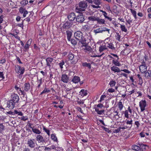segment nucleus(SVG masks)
<instances>
[{"label": "nucleus", "mask_w": 151, "mask_h": 151, "mask_svg": "<svg viewBox=\"0 0 151 151\" xmlns=\"http://www.w3.org/2000/svg\"><path fill=\"white\" fill-rule=\"evenodd\" d=\"M82 65L83 66L88 67L90 69L91 68V65L90 63H87L86 62L82 63Z\"/></svg>", "instance_id": "obj_40"}, {"label": "nucleus", "mask_w": 151, "mask_h": 151, "mask_svg": "<svg viewBox=\"0 0 151 151\" xmlns=\"http://www.w3.org/2000/svg\"><path fill=\"white\" fill-rule=\"evenodd\" d=\"M19 119L21 120L25 121L26 120H27L28 119V117L27 116H22L21 117V118H20Z\"/></svg>", "instance_id": "obj_47"}, {"label": "nucleus", "mask_w": 151, "mask_h": 151, "mask_svg": "<svg viewBox=\"0 0 151 151\" xmlns=\"http://www.w3.org/2000/svg\"><path fill=\"white\" fill-rule=\"evenodd\" d=\"M147 66L146 65H141L139 67L140 71L142 73H147Z\"/></svg>", "instance_id": "obj_11"}, {"label": "nucleus", "mask_w": 151, "mask_h": 151, "mask_svg": "<svg viewBox=\"0 0 151 151\" xmlns=\"http://www.w3.org/2000/svg\"><path fill=\"white\" fill-rule=\"evenodd\" d=\"M94 32L95 34L99 33H102L101 28H99L94 30Z\"/></svg>", "instance_id": "obj_34"}, {"label": "nucleus", "mask_w": 151, "mask_h": 151, "mask_svg": "<svg viewBox=\"0 0 151 151\" xmlns=\"http://www.w3.org/2000/svg\"><path fill=\"white\" fill-rule=\"evenodd\" d=\"M53 58L51 57H48L46 59V66L49 67L50 69L52 65V62Z\"/></svg>", "instance_id": "obj_8"}, {"label": "nucleus", "mask_w": 151, "mask_h": 151, "mask_svg": "<svg viewBox=\"0 0 151 151\" xmlns=\"http://www.w3.org/2000/svg\"><path fill=\"white\" fill-rule=\"evenodd\" d=\"M97 17L91 16L88 17V19L90 21H96Z\"/></svg>", "instance_id": "obj_32"}, {"label": "nucleus", "mask_w": 151, "mask_h": 151, "mask_svg": "<svg viewBox=\"0 0 151 151\" xmlns=\"http://www.w3.org/2000/svg\"><path fill=\"white\" fill-rule=\"evenodd\" d=\"M50 92V90L48 88H47L45 87L44 88V90L40 94V95H42L43 93H49Z\"/></svg>", "instance_id": "obj_35"}, {"label": "nucleus", "mask_w": 151, "mask_h": 151, "mask_svg": "<svg viewBox=\"0 0 151 151\" xmlns=\"http://www.w3.org/2000/svg\"><path fill=\"white\" fill-rule=\"evenodd\" d=\"M76 16L74 13L70 14L68 16V18L70 21H73L76 19Z\"/></svg>", "instance_id": "obj_13"}, {"label": "nucleus", "mask_w": 151, "mask_h": 151, "mask_svg": "<svg viewBox=\"0 0 151 151\" xmlns=\"http://www.w3.org/2000/svg\"><path fill=\"white\" fill-rule=\"evenodd\" d=\"M43 130L47 133L48 136L50 135V131L49 129H47L44 126H43Z\"/></svg>", "instance_id": "obj_44"}, {"label": "nucleus", "mask_w": 151, "mask_h": 151, "mask_svg": "<svg viewBox=\"0 0 151 151\" xmlns=\"http://www.w3.org/2000/svg\"><path fill=\"white\" fill-rule=\"evenodd\" d=\"M132 149L133 150L137 151H141L139 146L137 145H134L132 147Z\"/></svg>", "instance_id": "obj_26"}, {"label": "nucleus", "mask_w": 151, "mask_h": 151, "mask_svg": "<svg viewBox=\"0 0 151 151\" xmlns=\"http://www.w3.org/2000/svg\"><path fill=\"white\" fill-rule=\"evenodd\" d=\"M126 124H129L131 125V127H130V128H131L132 125V123L133 122L132 119L131 118H129L128 119H126Z\"/></svg>", "instance_id": "obj_31"}, {"label": "nucleus", "mask_w": 151, "mask_h": 151, "mask_svg": "<svg viewBox=\"0 0 151 151\" xmlns=\"http://www.w3.org/2000/svg\"><path fill=\"white\" fill-rule=\"evenodd\" d=\"M83 29L85 30H88L89 29V27L87 25H85L83 27Z\"/></svg>", "instance_id": "obj_55"}, {"label": "nucleus", "mask_w": 151, "mask_h": 151, "mask_svg": "<svg viewBox=\"0 0 151 151\" xmlns=\"http://www.w3.org/2000/svg\"><path fill=\"white\" fill-rule=\"evenodd\" d=\"M119 60V59H118V58H117V59L116 60H113L112 61V63L115 66H120L121 65L120 63L118 61Z\"/></svg>", "instance_id": "obj_23"}, {"label": "nucleus", "mask_w": 151, "mask_h": 151, "mask_svg": "<svg viewBox=\"0 0 151 151\" xmlns=\"http://www.w3.org/2000/svg\"><path fill=\"white\" fill-rule=\"evenodd\" d=\"M114 113L113 114H113V116L114 117H116V116H118V112L117 111H114L113 112Z\"/></svg>", "instance_id": "obj_57"}, {"label": "nucleus", "mask_w": 151, "mask_h": 151, "mask_svg": "<svg viewBox=\"0 0 151 151\" xmlns=\"http://www.w3.org/2000/svg\"><path fill=\"white\" fill-rule=\"evenodd\" d=\"M91 6L93 8L98 9L100 8L101 6H99V5H92Z\"/></svg>", "instance_id": "obj_58"}, {"label": "nucleus", "mask_w": 151, "mask_h": 151, "mask_svg": "<svg viewBox=\"0 0 151 151\" xmlns=\"http://www.w3.org/2000/svg\"><path fill=\"white\" fill-rule=\"evenodd\" d=\"M120 28L121 29V30L122 31L124 32H127V29L126 28L125 25H122L120 24Z\"/></svg>", "instance_id": "obj_33"}, {"label": "nucleus", "mask_w": 151, "mask_h": 151, "mask_svg": "<svg viewBox=\"0 0 151 151\" xmlns=\"http://www.w3.org/2000/svg\"><path fill=\"white\" fill-rule=\"evenodd\" d=\"M114 8L113 10V12L117 14L119 12L117 10V6L116 5H114Z\"/></svg>", "instance_id": "obj_48"}, {"label": "nucleus", "mask_w": 151, "mask_h": 151, "mask_svg": "<svg viewBox=\"0 0 151 151\" xmlns=\"http://www.w3.org/2000/svg\"><path fill=\"white\" fill-rule=\"evenodd\" d=\"M15 113L16 114H17L19 116H22L23 115L22 112L21 111H17L16 110H15Z\"/></svg>", "instance_id": "obj_49"}, {"label": "nucleus", "mask_w": 151, "mask_h": 151, "mask_svg": "<svg viewBox=\"0 0 151 151\" xmlns=\"http://www.w3.org/2000/svg\"><path fill=\"white\" fill-rule=\"evenodd\" d=\"M106 97V96L105 95H102L101 96L100 98V101L101 102L102 101L104 100V98Z\"/></svg>", "instance_id": "obj_60"}, {"label": "nucleus", "mask_w": 151, "mask_h": 151, "mask_svg": "<svg viewBox=\"0 0 151 151\" xmlns=\"http://www.w3.org/2000/svg\"><path fill=\"white\" fill-rule=\"evenodd\" d=\"M25 10V9H24L22 7H21L19 9V11L20 12L21 14L23 13L24 12Z\"/></svg>", "instance_id": "obj_59"}, {"label": "nucleus", "mask_w": 151, "mask_h": 151, "mask_svg": "<svg viewBox=\"0 0 151 151\" xmlns=\"http://www.w3.org/2000/svg\"><path fill=\"white\" fill-rule=\"evenodd\" d=\"M15 70L17 73H20V74H22L24 72V69L23 68H21V67L19 65H17L15 66Z\"/></svg>", "instance_id": "obj_12"}, {"label": "nucleus", "mask_w": 151, "mask_h": 151, "mask_svg": "<svg viewBox=\"0 0 151 151\" xmlns=\"http://www.w3.org/2000/svg\"><path fill=\"white\" fill-rule=\"evenodd\" d=\"M35 140L34 139H30L27 141V144L30 147L34 148L35 146Z\"/></svg>", "instance_id": "obj_7"}, {"label": "nucleus", "mask_w": 151, "mask_h": 151, "mask_svg": "<svg viewBox=\"0 0 151 151\" xmlns=\"http://www.w3.org/2000/svg\"><path fill=\"white\" fill-rule=\"evenodd\" d=\"M102 128L104 129L105 131L108 132V133H109L110 132V131L108 128H107L105 127H102Z\"/></svg>", "instance_id": "obj_61"}, {"label": "nucleus", "mask_w": 151, "mask_h": 151, "mask_svg": "<svg viewBox=\"0 0 151 151\" xmlns=\"http://www.w3.org/2000/svg\"><path fill=\"white\" fill-rule=\"evenodd\" d=\"M60 80L64 83H67L69 81V78L67 75L63 74L62 75Z\"/></svg>", "instance_id": "obj_10"}, {"label": "nucleus", "mask_w": 151, "mask_h": 151, "mask_svg": "<svg viewBox=\"0 0 151 151\" xmlns=\"http://www.w3.org/2000/svg\"><path fill=\"white\" fill-rule=\"evenodd\" d=\"M116 83V81L112 80L110 82L109 84L110 85L111 87H113L115 85Z\"/></svg>", "instance_id": "obj_42"}, {"label": "nucleus", "mask_w": 151, "mask_h": 151, "mask_svg": "<svg viewBox=\"0 0 151 151\" xmlns=\"http://www.w3.org/2000/svg\"><path fill=\"white\" fill-rule=\"evenodd\" d=\"M107 91L109 92L113 93L114 92L115 90L112 88H111L108 89Z\"/></svg>", "instance_id": "obj_64"}, {"label": "nucleus", "mask_w": 151, "mask_h": 151, "mask_svg": "<svg viewBox=\"0 0 151 151\" xmlns=\"http://www.w3.org/2000/svg\"><path fill=\"white\" fill-rule=\"evenodd\" d=\"M116 34L117 35L115 36L116 39L119 41L120 42V41H121V40L120 39L121 35L119 34V33H116Z\"/></svg>", "instance_id": "obj_43"}, {"label": "nucleus", "mask_w": 151, "mask_h": 151, "mask_svg": "<svg viewBox=\"0 0 151 151\" xmlns=\"http://www.w3.org/2000/svg\"><path fill=\"white\" fill-rule=\"evenodd\" d=\"M138 145L139 146L141 151H143L144 150H145L147 146L146 145H144L142 143H138Z\"/></svg>", "instance_id": "obj_24"}, {"label": "nucleus", "mask_w": 151, "mask_h": 151, "mask_svg": "<svg viewBox=\"0 0 151 151\" xmlns=\"http://www.w3.org/2000/svg\"><path fill=\"white\" fill-rule=\"evenodd\" d=\"M38 85L37 87V88L39 89L42 83V79L41 78L40 79H38L37 81Z\"/></svg>", "instance_id": "obj_39"}, {"label": "nucleus", "mask_w": 151, "mask_h": 151, "mask_svg": "<svg viewBox=\"0 0 151 151\" xmlns=\"http://www.w3.org/2000/svg\"><path fill=\"white\" fill-rule=\"evenodd\" d=\"M120 131V128L119 127L117 129L114 130L113 131V132L114 133H119V131Z\"/></svg>", "instance_id": "obj_56"}, {"label": "nucleus", "mask_w": 151, "mask_h": 151, "mask_svg": "<svg viewBox=\"0 0 151 151\" xmlns=\"http://www.w3.org/2000/svg\"><path fill=\"white\" fill-rule=\"evenodd\" d=\"M101 28V30L102 31V33L104 32H105L106 31H107L109 33V31L110 30V29H109L106 27H104Z\"/></svg>", "instance_id": "obj_46"}, {"label": "nucleus", "mask_w": 151, "mask_h": 151, "mask_svg": "<svg viewBox=\"0 0 151 151\" xmlns=\"http://www.w3.org/2000/svg\"><path fill=\"white\" fill-rule=\"evenodd\" d=\"M32 129V132L35 133L37 134H40L41 133V131L37 129L34 128L32 127H31Z\"/></svg>", "instance_id": "obj_28"}, {"label": "nucleus", "mask_w": 151, "mask_h": 151, "mask_svg": "<svg viewBox=\"0 0 151 151\" xmlns=\"http://www.w3.org/2000/svg\"><path fill=\"white\" fill-rule=\"evenodd\" d=\"M124 116L125 117L129 118V116L128 114V110H126L124 111Z\"/></svg>", "instance_id": "obj_51"}, {"label": "nucleus", "mask_w": 151, "mask_h": 151, "mask_svg": "<svg viewBox=\"0 0 151 151\" xmlns=\"http://www.w3.org/2000/svg\"><path fill=\"white\" fill-rule=\"evenodd\" d=\"M139 106L140 108L141 111H144L145 109V107L146 106V103L145 100H142L139 103Z\"/></svg>", "instance_id": "obj_6"}, {"label": "nucleus", "mask_w": 151, "mask_h": 151, "mask_svg": "<svg viewBox=\"0 0 151 151\" xmlns=\"http://www.w3.org/2000/svg\"><path fill=\"white\" fill-rule=\"evenodd\" d=\"M65 62L64 60H62L59 63V65L60 68L62 69L63 68V65L64 64Z\"/></svg>", "instance_id": "obj_45"}, {"label": "nucleus", "mask_w": 151, "mask_h": 151, "mask_svg": "<svg viewBox=\"0 0 151 151\" xmlns=\"http://www.w3.org/2000/svg\"><path fill=\"white\" fill-rule=\"evenodd\" d=\"M145 76L146 77H151V70H148L145 73Z\"/></svg>", "instance_id": "obj_37"}, {"label": "nucleus", "mask_w": 151, "mask_h": 151, "mask_svg": "<svg viewBox=\"0 0 151 151\" xmlns=\"http://www.w3.org/2000/svg\"><path fill=\"white\" fill-rule=\"evenodd\" d=\"M103 107V105L101 104L97 105V107L95 108V111L97 114L101 115L104 112V110L101 109Z\"/></svg>", "instance_id": "obj_4"}, {"label": "nucleus", "mask_w": 151, "mask_h": 151, "mask_svg": "<svg viewBox=\"0 0 151 151\" xmlns=\"http://www.w3.org/2000/svg\"><path fill=\"white\" fill-rule=\"evenodd\" d=\"M30 84L29 83H25L24 85V87L23 88L24 89L23 90L24 92H27L30 89Z\"/></svg>", "instance_id": "obj_14"}, {"label": "nucleus", "mask_w": 151, "mask_h": 151, "mask_svg": "<svg viewBox=\"0 0 151 151\" xmlns=\"http://www.w3.org/2000/svg\"><path fill=\"white\" fill-rule=\"evenodd\" d=\"M79 7L83 8H86L87 6V3L84 1H81L79 4Z\"/></svg>", "instance_id": "obj_16"}, {"label": "nucleus", "mask_w": 151, "mask_h": 151, "mask_svg": "<svg viewBox=\"0 0 151 151\" xmlns=\"http://www.w3.org/2000/svg\"><path fill=\"white\" fill-rule=\"evenodd\" d=\"M71 43L73 45H76L77 44V42L76 40L74 39H72L70 40Z\"/></svg>", "instance_id": "obj_52"}, {"label": "nucleus", "mask_w": 151, "mask_h": 151, "mask_svg": "<svg viewBox=\"0 0 151 151\" xmlns=\"http://www.w3.org/2000/svg\"><path fill=\"white\" fill-rule=\"evenodd\" d=\"M118 106L120 111L122 109L123 105L122 104V102L121 101H120L119 102L118 104Z\"/></svg>", "instance_id": "obj_38"}, {"label": "nucleus", "mask_w": 151, "mask_h": 151, "mask_svg": "<svg viewBox=\"0 0 151 151\" xmlns=\"http://www.w3.org/2000/svg\"><path fill=\"white\" fill-rule=\"evenodd\" d=\"M93 3L96 5H100L102 4L101 0H93Z\"/></svg>", "instance_id": "obj_27"}, {"label": "nucleus", "mask_w": 151, "mask_h": 151, "mask_svg": "<svg viewBox=\"0 0 151 151\" xmlns=\"http://www.w3.org/2000/svg\"><path fill=\"white\" fill-rule=\"evenodd\" d=\"M101 11L102 12L105 18L107 19L110 21H111L112 20V18L111 17H108L106 15H107V14L106 12L103 11V10H101Z\"/></svg>", "instance_id": "obj_25"}, {"label": "nucleus", "mask_w": 151, "mask_h": 151, "mask_svg": "<svg viewBox=\"0 0 151 151\" xmlns=\"http://www.w3.org/2000/svg\"><path fill=\"white\" fill-rule=\"evenodd\" d=\"M51 138L55 142H57L58 141L57 138L54 134H52L51 135Z\"/></svg>", "instance_id": "obj_36"}, {"label": "nucleus", "mask_w": 151, "mask_h": 151, "mask_svg": "<svg viewBox=\"0 0 151 151\" xmlns=\"http://www.w3.org/2000/svg\"><path fill=\"white\" fill-rule=\"evenodd\" d=\"M68 56V59L70 60H72L74 58V55L72 53H69Z\"/></svg>", "instance_id": "obj_41"}, {"label": "nucleus", "mask_w": 151, "mask_h": 151, "mask_svg": "<svg viewBox=\"0 0 151 151\" xmlns=\"http://www.w3.org/2000/svg\"><path fill=\"white\" fill-rule=\"evenodd\" d=\"M96 21L98 24H104L105 22V20L104 19L99 18L98 17H97Z\"/></svg>", "instance_id": "obj_20"}, {"label": "nucleus", "mask_w": 151, "mask_h": 151, "mask_svg": "<svg viewBox=\"0 0 151 151\" xmlns=\"http://www.w3.org/2000/svg\"><path fill=\"white\" fill-rule=\"evenodd\" d=\"M76 102L79 104H83L84 103L83 100L79 99V98L78 99V100L76 101Z\"/></svg>", "instance_id": "obj_50"}, {"label": "nucleus", "mask_w": 151, "mask_h": 151, "mask_svg": "<svg viewBox=\"0 0 151 151\" xmlns=\"http://www.w3.org/2000/svg\"><path fill=\"white\" fill-rule=\"evenodd\" d=\"M81 43L82 45L81 47L82 49L85 52H90L91 51L92 49L91 47L87 45V43L86 42V41H81Z\"/></svg>", "instance_id": "obj_3"}, {"label": "nucleus", "mask_w": 151, "mask_h": 151, "mask_svg": "<svg viewBox=\"0 0 151 151\" xmlns=\"http://www.w3.org/2000/svg\"><path fill=\"white\" fill-rule=\"evenodd\" d=\"M134 124L135 125H136V128H137V129L139 128V126L140 125V124L139 122V121L135 122Z\"/></svg>", "instance_id": "obj_54"}, {"label": "nucleus", "mask_w": 151, "mask_h": 151, "mask_svg": "<svg viewBox=\"0 0 151 151\" xmlns=\"http://www.w3.org/2000/svg\"><path fill=\"white\" fill-rule=\"evenodd\" d=\"M72 25V24L70 22H68L63 24V27L65 29H68L71 27Z\"/></svg>", "instance_id": "obj_15"}, {"label": "nucleus", "mask_w": 151, "mask_h": 151, "mask_svg": "<svg viewBox=\"0 0 151 151\" xmlns=\"http://www.w3.org/2000/svg\"><path fill=\"white\" fill-rule=\"evenodd\" d=\"M130 10L131 11V13H132V14L133 16L135 15L136 14L137 12L135 10H134L133 9H130Z\"/></svg>", "instance_id": "obj_53"}, {"label": "nucleus", "mask_w": 151, "mask_h": 151, "mask_svg": "<svg viewBox=\"0 0 151 151\" xmlns=\"http://www.w3.org/2000/svg\"><path fill=\"white\" fill-rule=\"evenodd\" d=\"M80 95H81L82 96H86L87 94V91L85 90L84 89H82L79 92Z\"/></svg>", "instance_id": "obj_21"}, {"label": "nucleus", "mask_w": 151, "mask_h": 151, "mask_svg": "<svg viewBox=\"0 0 151 151\" xmlns=\"http://www.w3.org/2000/svg\"><path fill=\"white\" fill-rule=\"evenodd\" d=\"M116 66L114 65L111 67V71L114 72L118 73L120 71V70L119 68Z\"/></svg>", "instance_id": "obj_18"}, {"label": "nucleus", "mask_w": 151, "mask_h": 151, "mask_svg": "<svg viewBox=\"0 0 151 151\" xmlns=\"http://www.w3.org/2000/svg\"><path fill=\"white\" fill-rule=\"evenodd\" d=\"M36 140L38 141L39 143H42L43 144L44 143H46L47 142L48 139L46 138L45 139H44L42 136L41 135H38L36 138Z\"/></svg>", "instance_id": "obj_5"}, {"label": "nucleus", "mask_w": 151, "mask_h": 151, "mask_svg": "<svg viewBox=\"0 0 151 151\" xmlns=\"http://www.w3.org/2000/svg\"><path fill=\"white\" fill-rule=\"evenodd\" d=\"M66 32L67 35V39L68 41H70L72 36V33L70 31H67Z\"/></svg>", "instance_id": "obj_29"}, {"label": "nucleus", "mask_w": 151, "mask_h": 151, "mask_svg": "<svg viewBox=\"0 0 151 151\" xmlns=\"http://www.w3.org/2000/svg\"><path fill=\"white\" fill-rule=\"evenodd\" d=\"M104 50H105V49L102 45L99 47V50L100 52H101Z\"/></svg>", "instance_id": "obj_62"}, {"label": "nucleus", "mask_w": 151, "mask_h": 151, "mask_svg": "<svg viewBox=\"0 0 151 151\" xmlns=\"http://www.w3.org/2000/svg\"><path fill=\"white\" fill-rule=\"evenodd\" d=\"M32 39H29L27 41V44L25 45L24 47V48L26 50H27L29 48V46L31 44L32 42Z\"/></svg>", "instance_id": "obj_19"}, {"label": "nucleus", "mask_w": 151, "mask_h": 151, "mask_svg": "<svg viewBox=\"0 0 151 151\" xmlns=\"http://www.w3.org/2000/svg\"><path fill=\"white\" fill-rule=\"evenodd\" d=\"M4 127L2 124H0V132H1L4 129Z\"/></svg>", "instance_id": "obj_63"}, {"label": "nucleus", "mask_w": 151, "mask_h": 151, "mask_svg": "<svg viewBox=\"0 0 151 151\" xmlns=\"http://www.w3.org/2000/svg\"><path fill=\"white\" fill-rule=\"evenodd\" d=\"M14 88L17 91H20V93H21V95H23L24 96L25 94H26L25 92H24V91H23L22 90H21V88H20L19 87H18L16 85Z\"/></svg>", "instance_id": "obj_22"}, {"label": "nucleus", "mask_w": 151, "mask_h": 151, "mask_svg": "<svg viewBox=\"0 0 151 151\" xmlns=\"http://www.w3.org/2000/svg\"><path fill=\"white\" fill-rule=\"evenodd\" d=\"M107 44L108 47L109 48L113 50H114L115 49V48L114 47V45L111 42L109 43L107 42Z\"/></svg>", "instance_id": "obj_30"}, {"label": "nucleus", "mask_w": 151, "mask_h": 151, "mask_svg": "<svg viewBox=\"0 0 151 151\" xmlns=\"http://www.w3.org/2000/svg\"><path fill=\"white\" fill-rule=\"evenodd\" d=\"M80 78L79 77L74 76L72 80V81L74 83H77L80 81Z\"/></svg>", "instance_id": "obj_17"}, {"label": "nucleus", "mask_w": 151, "mask_h": 151, "mask_svg": "<svg viewBox=\"0 0 151 151\" xmlns=\"http://www.w3.org/2000/svg\"><path fill=\"white\" fill-rule=\"evenodd\" d=\"M18 95L15 93L12 94L10 99V109H13L15 106V104L17 103L19 100Z\"/></svg>", "instance_id": "obj_1"}, {"label": "nucleus", "mask_w": 151, "mask_h": 151, "mask_svg": "<svg viewBox=\"0 0 151 151\" xmlns=\"http://www.w3.org/2000/svg\"><path fill=\"white\" fill-rule=\"evenodd\" d=\"M74 36L76 39L80 41L79 42V44L81 43V41H86L85 39L84 38L83 36L82 33L80 31H77L75 32L74 34Z\"/></svg>", "instance_id": "obj_2"}, {"label": "nucleus", "mask_w": 151, "mask_h": 151, "mask_svg": "<svg viewBox=\"0 0 151 151\" xmlns=\"http://www.w3.org/2000/svg\"><path fill=\"white\" fill-rule=\"evenodd\" d=\"M76 22L78 23H82L84 21V17L82 14L77 16L76 17Z\"/></svg>", "instance_id": "obj_9"}]
</instances>
